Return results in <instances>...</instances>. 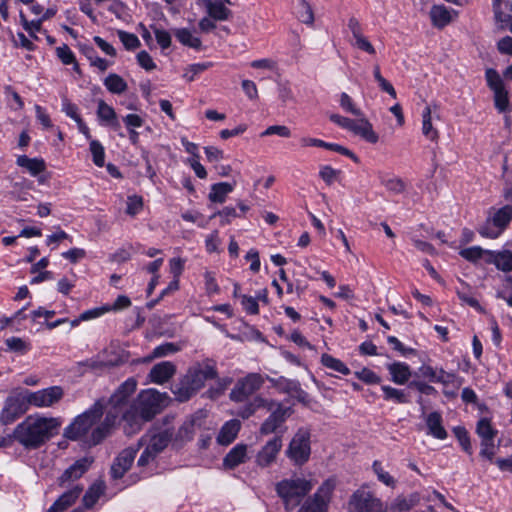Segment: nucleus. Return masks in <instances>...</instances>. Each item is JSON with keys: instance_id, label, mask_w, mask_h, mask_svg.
<instances>
[{"instance_id": "obj_1", "label": "nucleus", "mask_w": 512, "mask_h": 512, "mask_svg": "<svg viewBox=\"0 0 512 512\" xmlns=\"http://www.w3.org/2000/svg\"><path fill=\"white\" fill-rule=\"evenodd\" d=\"M103 412V403L96 401L91 408L77 416L65 428L64 436L70 440H81L89 446L97 445L109 435L118 417V412L110 411L107 413L104 421L98 423Z\"/></svg>"}, {"instance_id": "obj_2", "label": "nucleus", "mask_w": 512, "mask_h": 512, "mask_svg": "<svg viewBox=\"0 0 512 512\" xmlns=\"http://www.w3.org/2000/svg\"><path fill=\"white\" fill-rule=\"evenodd\" d=\"M169 396L156 389L142 390L133 405L124 412L125 432L134 434L138 432L145 422L152 420L168 404Z\"/></svg>"}, {"instance_id": "obj_3", "label": "nucleus", "mask_w": 512, "mask_h": 512, "mask_svg": "<svg viewBox=\"0 0 512 512\" xmlns=\"http://www.w3.org/2000/svg\"><path fill=\"white\" fill-rule=\"evenodd\" d=\"M60 426L58 418L31 415L16 426L13 436L24 447L35 449L56 435Z\"/></svg>"}, {"instance_id": "obj_4", "label": "nucleus", "mask_w": 512, "mask_h": 512, "mask_svg": "<svg viewBox=\"0 0 512 512\" xmlns=\"http://www.w3.org/2000/svg\"><path fill=\"white\" fill-rule=\"evenodd\" d=\"M340 106L344 111L359 118L350 119L339 114H331L329 118L333 123L352 132L354 135L361 137L371 144L378 142L379 136L373 130L372 124L367 118H365L362 110L356 106L352 98L345 92L340 95Z\"/></svg>"}, {"instance_id": "obj_5", "label": "nucleus", "mask_w": 512, "mask_h": 512, "mask_svg": "<svg viewBox=\"0 0 512 512\" xmlns=\"http://www.w3.org/2000/svg\"><path fill=\"white\" fill-rule=\"evenodd\" d=\"M314 482L311 479L299 477L296 474L277 482L275 490L282 499L286 509L299 505L301 500L312 490Z\"/></svg>"}, {"instance_id": "obj_6", "label": "nucleus", "mask_w": 512, "mask_h": 512, "mask_svg": "<svg viewBox=\"0 0 512 512\" xmlns=\"http://www.w3.org/2000/svg\"><path fill=\"white\" fill-rule=\"evenodd\" d=\"M311 433L307 428H300L290 440L285 454L295 466L306 464L311 455Z\"/></svg>"}, {"instance_id": "obj_7", "label": "nucleus", "mask_w": 512, "mask_h": 512, "mask_svg": "<svg viewBox=\"0 0 512 512\" xmlns=\"http://www.w3.org/2000/svg\"><path fill=\"white\" fill-rule=\"evenodd\" d=\"M512 220V205L492 208L485 224L480 227L479 234L485 238L496 239L508 227Z\"/></svg>"}, {"instance_id": "obj_8", "label": "nucleus", "mask_w": 512, "mask_h": 512, "mask_svg": "<svg viewBox=\"0 0 512 512\" xmlns=\"http://www.w3.org/2000/svg\"><path fill=\"white\" fill-rule=\"evenodd\" d=\"M30 407L26 389H16L6 398L0 414L3 424H11L25 414Z\"/></svg>"}, {"instance_id": "obj_9", "label": "nucleus", "mask_w": 512, "mask_h": 512, "mask_svg": "<svg viewBox=\"0 0 512 512\" xmlns=\"http://www.w3.org/2000/svg\"><path fill=\"white\" fill-rule=\"evenodd\" d=\"M348 512H385V509L380 498L366 487H361L351 495Z\"/></svg>"}, {"instance_id": "obj_10", "label": "nucleus", "mask_w": 512, "mask_h": 512, "mask_svg": "<svg viewBox=\"0 0 512 512\" xmlns=\"http://www.w3.org/2000/svg\"><path fill=\"white\" fill-rule=\"evenodd\" d=\"M172 436L173 433L166 429L148 436V440L142 438L141 441L146 442V447L138 459V466L145 467L154 462L156 457L167 447Z\"/></svg>"}, {"instance_id": "obj_11", "label": "nucleus", "mask_w": 512, "mask_h": 512, "mask_svg": "<svg viewBox=\"0 0 512 512\" xmlns=\"http://www.w3.org/2000/svg\"><path fill=\"white\" fill-rule=\"evenodd\" d=\"M335 487V479L329 478L325 480L313 496L306 500L298 512H327Z\"/></svg>"}, {"instance_id": "obj_12", "label": "nucleus", "mask_w": 512, "mask_h": 512, "mask_svg": "<svg viewBox=\"0 0 512 512\" xmlns=\"http://www.w3.org/2000/svg\"><path fill=\"white\" fill-rule=\"evenodd\" d=\"M264 381V377L259 373L246 375L237 381L230 392V399L234 402H244L262 387Z\"/></svg>"}, {"instance_id": "obj_13", "label": "nucleus", "mask_w": 512, "mask_h": 512, "mask_svg": "<svg viewBox=\"0 0 512 512\" xmlns=\"http://www.w3.org/2000/svg\"><path fill=\"white\" fill-rule=\"evenodd\" d=\"M488 87L493 91L494 104L499 112H505L509 108V94L499 73L492 68L485 72Z\"/></svg>"}, {"instance_id": "obj_14", "label": "nucleus", "mask_w": 512, "mask_h": 512, "mask_svg": "<svg viewBox=\"0 0 512 512\" xmlns=\"http://www.w3.org/2000/svg\"><path fill=\"white\" fill-rule=\"evenodd\" d=\"M30 407L36 408H47L58 403L63 395L64 391L61 386H51L38 391H30L26 389Z\"/></svg>"}, {"instance_id": "obj_15", "label": "nucleus", "mask_w": 512, "mask_h": 512, "mask_svg": "<svg viewBox=\"0 0 512 512\" xmlns=\"http://www.w3.org/2000/svg\"><path fill=\"white\" fill-rule=\"evenodd\" d=\"M283 441L281 436H275L268 440L257 452L255 464L260 468H268L274 464L282 449Z\"/></svg>"}, {"instance_id": "obj_16", "label": "nucleus", "mask_w": 512, "mask_h": 512, "mask_svg": "<svg viewBox=\"0 0 512 512\" xmlns=\"http://www.w3.org/2000/svg\"><path fill=\"white\" fill-rule=\"evenodd\" d=\"M216 377L217 371L215 367L208 362L196 364L184 376L186 381H188L187 383H190L196 391L200 390L207 380Z\"/></svg>"}, {"instance_id": "obj_17", "label": "nucleus", "mask_w": 512, "mask_h": 512, "mask_svg": "<svg viewBox=\"0 0 512 512\" xmlns=\"http://www.w3.org/2000/svg\"><path fill=\"white\" fill-rule=\"evenodd\" d=\"M272 410L271 414L265 421L261 424L259 433L261 435H269L274 433L291 415V409L288 407H283L280 403H278Z\"/></svg>"}, {"instance_id": "obj_18", "label": "nucleus", "mask_w": 512, "mask_h": 512, "mask_svg": "<svg viewBox=\"0 0 512 512\" xmlns=\"http://www.w3.org/2000/svg\"><path fill=\"white\" fill-rule=\"evenodd\" d=\"M92 462L93 460L88 457H84L75 461L58 478V485L61 487H68L71 483L79 479L89 469Z\"/></svg>"}, {"instance_id": "obj_19", "label": "nucleus", "mask_w": 512, "mask_h": 512, "mask_svg": "<svg viewBox=\"0 0 512 512\" xmlns=\"http://www.w3.org/2000/svg\"><path fill=\"white\" fill-rule=\"evenodd\" d=\"M437 110V104H429L422 111V134L432 142H436L439 138V132L432 124L433 117L439 119Z\"/></svg>"}, {"instance_id": "obj_20", "label": "nucleus", "mask_w": 512, "mask_h": 512, "mask_svg": "<svg viewBox=\"0 0 512 512\" xmlns=\"http://www.w3.org/2000/svg\"><path fill=\"white\" fill-rule=\"evenodd\" d=\"M176 373V366L170 361H163L154 365L149 372V379L155 384H164Z\"/></svg>"}, {"instance_id": "obj_21", "label": "nucleus", "mask_w": 512, "mask_h": 512, "mask_svg": "<svg viewBox=\"0 0 512 512\" xmlns=\"http://www.w3.org/2000/svg\"><path fill=\"white\" fill-rule=\"evenodd\" d=\"M136 456L134 448L124 449L116 458L111 468V473L114 478H121L124 473L131 467Z\"/></svg>"}, {"instance_id": "obj_22", "label": "nucleus", "mask_w": 512, "mask_h": 512, "mask_svg": "<svg viewBox=\"0 0 512 512\" xmlns=\"http://www.w3.org/2000/svg\"><path fill=\"white\" fill-rule=\"evenodd\" d=\"M277 404L278 402L265 399L258 395L254 397L250 402H248L244 407H242L237 414L241 418L247 419L252 416L258 409L264 408L267 411H272Z\"/></svg>"}, {"instance_id": "obj_23", "label": "nucleus", "mask_w": 512, "mask_h": 512, "mask_svg": "<svg viewBox=\"0 0 512 512\" xmlns=\"http://www.w3.org/2000/svg\"><path fill=\"white\" fill-rule=\"evenodd\" d=\"M301 145L303 147H310V146L322 147V148L337 152L339 154L348 156L355 162H358V157L352 151H350L346 147L336 144V143H327V142L317 139V138L304 137L301 139Z\"/></svg>"}, {"instance_id": "obj_24", "label": "nucleus", "mask_w": 512, "mask_h": 512, "mask_svg": "<svg viewBox=\"0 0 512 512\" xmlns=\"http://www.w3.org/2000/svg\"><path fill=\"white\" fill-rule=\"evenodd\" d=\"M83 487L74 485L71 489L63 493L50 507L49 512H63L68 509L79 498Z\"/></svg>"}, {"instance_id": "obj_25", "label": "nucleus", "mask_w": 512, "mask_h": 512, "mask_svg": "<svg viewBox=\"0 0 512 512\" xmlns=\"http://www.w3.org/2000/svg\"><path fill=\"white\" fill-rule=\"evenodd\" d=\"M248 446L246 444L235 445L223 458V466L226 469H234L247 461Z\"/></svg>"}, {"instance_id": "obj_26", "label": "nucleus", "mask_w": 512, "mask_h": 512, "mask_svg": "<svg viewBox=\"0 0 512 512\" xmlns=\"http://www.w3.org/2000/svg\"><path fill=\"white\" fill-rule=\"evenodd\" d=\"M137 388V381L134 378H128L123 382L114 394L110 397V403L114 408L124 404L125 401L135 392Z\"/></svg>"}, {"instance_id": "obj_27", "label": "nucleus", "mask_w": 512, "mask_h": 512, "mask_svg": "<svg viewBox=\"0 0 512 512\" xmlns=\"http://www.w3.org/2000/svg\"><path fill=\"white\" fill-rule=\"evenodd\" d=\"M240 428L241 423L237 419L225 422L218 433L217 442L224 446L231 444L236 439Z\"/></svg>"}, {"instance_id": "obj_28", "label": "nucleus", "mask_w": 512, "mask_h": 512, "mask_svg": "<svg viewBox=\"0 0 512 512\" xmlns=\"http://www.w3.org/2000/svg\"><path fill=\"white\" fill-rule=\"evenodd\" d=\"M486 261L495 264L503 272L512 271V252L508 250L500 252L487 251Z\"/></svg>"}, {"instance_id": "obj_29", "label": "nucleus", "mask_w": 512, "mask_h": 512, "mask_svg": "<svg viewBox=\"0 0 512 512\" xmlns=\"http://www.w3.org/2000/svg\"><path fill=\"white\" fill-rule=\"evenodd\" d=\"M453 11L444 5H434L430 10V18L433 26L444 28L453 20Z\"/></svg>"}, {"instance_id": "obj_30", "label": "nucleus", "mask_w": 512, "mask_h": 512, "mask_svg": "<svg viewBox=\"0 0 512 512\" xmlns=\"http://www.w3.org/2000/svg\"><path fill=\"white\" fill-rule=\"evenodd\" d=\"M97 117L101 123L113 128H119V121L114 108L100 99L97 105Z\"/></svg>"}, {"instance_id": "obj_31", "label": "nucleus", "mask_w": 512, "mask_h": 512, "mask_svg": "<svg viewBox=\"0 0 512 512\" xmlns=\"http://www.w3.org/2000/svg\"><path fill=\"white\" fill-rule=\"evenodd\" d=\"M426 426L428 434L434 438L444 440L447 437V432L442 424V417L438 412H431L426 417Z\"/></svg>"}, {"instance_id": "obj_32", "label": "nucleus", "mask_w": 512, "mask_h": 512, "mask_svg": "<svg viewBox=\"0 0 512 512\" xmlns=\"http://www.w3.org/2000/svg\"><path fill=\"white\" fill-rule=\"evenodd\" d=\"M387 369L391 375V380L398 385H404L411 377L410 367L404 362L388 364Z\"/></svg>"}, {"instance_id": "obj_33", "label": "nucleus", "mask_w": 512, "mask_h": 512, "mask_svg": "<svg viewBox=\"0 0 512 512\" xmlns=\"http://www.w3.org/2000/svg\"><path fill=\"white\" fill-rule=\"evenodd\" d=\"M16 164L25 168L32 176H37L46 169L45 161L41 158H29L26 155L18 156Z\"/></svg>"}, {"instance_id": "obj_34", "label": "nucleus", "mask_w": 512, "mask_h": 512, "mask_svg": "<svg viewBox=\"0 0 512 512\" xmlns=\"http://www.w3.org/2000/svg\"><path fill=\"white\" fill-rule=\"evenodd\" d=\"M235 183L219 182L211 186L208 198L213 203H224L229 193L234 190Z\"/></svg>"}, {"instance_id": "obj_35", "label": "nucleus", "mask_w": 512, "mask_h": 512, "mask_svg": "<svg viewBox=\"0 0 512 512\" xmlns=\"http://www.w3.org/2000/svg\"><path fill=\"white\" fill-rule=\"evenodd\" d=\"M204 5L210 18L218 21L228 20L231 16V10L224 3L205 0Z\"/></svg>"}, {"instance_id": "obj_36", "label": "nucleus", "mask_w": 512, "mask_h": 512, "mask_svg": "<svg viewBox=\"0 0 512 512\" xmlns=\"http://www.w3.org/2000/svg\"><path fill=\"white\" fill-rule=\"evenodd\" d=\"M268 379L272 385L281 392L291 395H300L304 393V391L301 389L300 383L296 380L287 379L285 377Z\"/></svg>"}, {"instance_id": "obj_37", "label": "nucleus", "mask_w": 512, "mask_h": 512, "mask_svg": "<svg viewBox=\"0 0 512 512\" xmlns=\"http://www.w3.org/2000/svg\"><path fill=\"white\" fill-rule=\"evenodd\" d=\"M372 471L375 474L377 480L383 485L394 489L397 486V479L387 471L383 463L379 460H375L372 463Z\"/></svg>"}, {"instance_id": "obj_38", "label": "nucleus", "mask_w": 512, "mask_h": 512, "mask_svg": "<svg viewBox=\"0 0 512 512\" xmlns=\"http://www.w3.org/2000/svg\"><path fill=\"white\" fill-rule=\"evenodd\" d=\"M103 84L112 94H123L128 89L127 82L116 73L108 74L104 79Z\"/></svg>"}, {"instance_id": "obj_39", "label": "nucleus", "mask_w": 512, "mask_h": 512, "mask_svg": "<svg viewBox=\"0 0 512 512\" xmlns=\"http://www.w3.org/2000/svg\"><path fill=\"white\" fill-rule=\"evenodd\" d=\"M174 35L177 40L184 46L199 50L201 49L202 42L200 38L193 35L187 28H178L174 30Z\"/></svg>"}, {"instance_id": "obj_40", "label": "nucleus", "mask_w": 512, "mask_h": 512, "mask_svg": "<svg viewBox=\"0 0 512 512\" xmlns=\"http://www.w3.org/2000/svg\"><path fill=\"white\" fill-rule=\"evenodd\" d=\"M186 379L183 377L173 388V393L176 396V399L180 402L187 401L190 399L197 391L190 383H187Z\"/></svg>"}, {"instance_id": "obj_41", "label": "nucleus", "mask_w": 512, "mask_h": 512, "mask_svg": "<svg viewBox=\"0 0 512 512\" xmlns=\"http://www.w3.org/2000/svg\"><path fill=\"white\" fill-rule=\"evenodd\" d=\"M321 363L328 369L339 372L343 375H349L350 369L340 359H337L327 353L322 354Z\"/></svg>"}, {"instance_id": "obj_42", "label": "nucleus", "mask_w": 512, "mask_h": 512, "mask_svg": "<svg viewBox=\"0 0 512 512\" xmlns=\"http://www.w3.org/2000/svg\"><path fill=\"white\" fill-rule=\"evenodd\" d=\"M105 491L103 482L94 483L83 497L85 507L91 508Z\"/></svg>"}, {"instance_id": "obj_43", "label": "nucleus", "mask_w": 512, "mask_h": 512, "mask_svg": "<svg viewBox=\"0 0 512 512\" xmlns=\"http://www.w3.org/2000/svg\"><path fill=\"white\" fill-rule=\"evenodd\" d=\"M418 502L419 496L416 493L409 496H398L395 498L392 508L400 512H405L414 507Z\"/></svg>"}, {"instance_id": "obj_44", "label": "nucleus", "mask_w": 512, "mask_h": 512, "mask_svg": "<svg viewBox=\"0 0 512 512\" xmlns=\"http://www.w3.org/2000/svg\"><path fill=\"white\" fill-rule=\"evenodd\" d=\"M381 390L383 391L384 398L386 400H391L398 404H405L409 402V397L404 390L396 389L388 385H383Z\"/></svg>"}, {"instance_id": "obj_45", "label": "nucleus", "mask_w": 512, "mask_h": 512, "mask_svg": "<svg viewBox=\"0 0 512 512\" xmlns=\"http://www.w3.org/2000/svg\"><path fill=\"white\" fill-rule=\"evenodd\" d=\"M299 1V11H298V19L308 25L313 26L315 21V16L313 12V8L308 0H298Z\"/></svg>"}, {"instance_id": "obj_46", "label": "nucleus", "mask_w": 512, "mask_h": 512, "mask_svg": "<svg viewBox=\"0 0 512 512\" xmlns=\"http://www.w3.org/2000/svg\"><path fill=\"white\" fill-rule=\"evenodd\" d=\"M476 432L481 437L482 441L494 440L496 436V431L487 418H482L478 421Z\"/></svg>"}, {"instance_id": "obj_47", "label": "nucleus", "mask_w": 512, "mask_h": 512, "mask_svg": "<svg viewBox=\"0 0 512 512\" xmlns=\"http://www.w3.org/2000/svg\"><path fill=\"white\" fill-rule=\"evenodd\" d=\"M350 44L354 48L361 50L369 55L374 56L376 54L375 47L373 46V44L370 42V40L364 34H361V35L351 39Z\"/></svg>"}, {"instance_id": "obj_48", "label": "nucleus", "mask_w": 512, "mask_h": 512, "mask_svg": "<svg viewBox=\"0 0 512 512\" xmlns=\"http://www.w3.org/2000/svg\"><path fill=\"white\" fill-rule=\"evenodd\" d=\"M210 67H212L211 62L195 63V64L188 65L185 68V71L183 73V78L187 82H192L198 74L204 72L205 70L209 69Z\"/></svg>"}, {"instance_id": "obj_49", "label": "nucleus", "mask_w": 512, "mask_h": 512, "mask_svg": "<svg viewBox=\"0 0 512 512\" xmlns=\"http://www.w3.org/2000/svg\"><path fill=\"white\" fill-rule=\"evenodd\" d=\"M381 184L390 192L400 194L406 189L404 181L399 177H390L380 179Z\"/></svg>"}, {"instance_id": "obj_50", "label": "nucleus", "mask_w": 512, "mask_h": 512, "mask_svg": "<svg viewBox=\"0 0 512 512\" xmlns=\"http://www.w3.org/2000/svg\"><path fill=\"white\" fill-rule=\"evenodd\" d=\"M179 351V347L174 343H164L154 348L152 354L146 358V361H151L154 358H159L173 354Z\"/></svg>"}, {"instance_id": "obj_51", "label": "nucleus", "mask_w": 512, "mask_h": 512, "mask_svg": "<svg viewBox=\"0 0 512 512\" xmlns=\"http://www.w3.org/2000/svg\"><path fill=\"white\" fill-rule=\"evenodd\" d=\"M90 152L92 154L94 164L98 167L104 166L105 150L98 140L90 141Z\"/></svg>"}, {"instance_id": "obj_52", "label": "nucleus", "mask_w": 512, "mask_h": 512, "mask_svg": "<svg viewBox=\"0 0 512 512\" xmlns=\"http://www.w3.org/2000/svg\"><path fill=\"white\" fill-rule=\"evenodd\" d=\"M487 251L488 250H484L480 246H472L469 248L462 249L460 251V255L468 261L476 262L484 255L487 257Z\"/></svg>"}, {"instance_id": "obj_53", "label": "nucleus", "mask_w": 512, "mask_h": 512, "mask_svg": "<svg viewBox=\"0 0 512 512\" xmlns=\"http://www.w3.org/2000/svg\"><path fill=\"white\" fill-rule=\"evenodd\" d=\"M340 170L334 169L330 165H323L320 167L319 176L327 184L332 185L339 177Z\"/></svg>"}, {"instance_id": "obj_54", "label": "nucleus", "mask_w": 512, "mask_h": 512, "mask_svg": "<svg viewBox=\"0 0 512 512\" xmlns=\"http://www.w3.org/2000/svg\"><path fill=\"white\" fill-rule=\"evenodd\" d=\"M118 37L127 50H134L140 46L138 37L133 33L119 30Z\"/></svg>"}, {"instance_id": "obj_55", "label": "nucleus", "mask_w": 512, "mask_h": 512, "mask_svg": "<svg viewBox=\"0 0 512 512\" xmlns=\"http://www.w3.org/2000/svg\"><path fill=\"white\" fill-rule=\"evenodd\" d=\"M143 209V199L138 195H131L127 198L126 213L135 216Z\"/></svg>"}, {"instance_id": "obj_56", "label": "nucleus", "mask_w": 512, "mask_h": 512, "mask_svg": "<svg viewBox=\"0 0 512 512\" xmlns=\"http://www.w3.org/2000/svg\"><path fill=\"white\" fill-rule=\"evenodd\" d=\"M56 55L64 65H71L75 62V54L66 44L56 48Z\"/></svg>"}, {"instance_id": "obj_57", "label": "nucleus", "mask_w": 512, "mask_h": 512, "mask_svg": "<svg viewBox=\"0 0 512 512\" xmlns=\"http://www.w3.org/2000/svg\"><path fill=\"white\" fill-rule=\"evenodd\" d=\"M240 302L246 313L257 315L259 313V305L256 298L248 295H240Z\"/></svg>"}, {"instance_id": "obj_58", "label": "nucleus", "mask_w": 512, "mask_h": 512, "mask_svg": "<svg viewBox=\"0 0 512 512\" xmlns=\"http://www.w3.org/2000/svg\"><path fill=\"white\" fill-rule=\"evenodd\" d=\"M453 431L463 450L468 454H472L470 438L468 436L466 429L463 427H455Z\"/></svg>"}, {"instance_id": "obj_59", "label": "nucleus", "mask_w": 512, "mask_h": 512, "mask_svg": "<svg viewBox=\"0 0 512 512\" xmlns=\"http://www.w3.org/2000/svg\"><path fill=\"white\" fill-rule=\"evenodd\" d=\"M278 135L283 138H289L291 136V130L285 125H272L267 127L262 133V137Z\"/></svg>"}, {"instance_id": "obj_60", "label": "nucleus", "mask_w": 512, "mask_h": 512, "mask_svg": "<svg viewBox=\"0 0 512 512\" xmlns=\"http://www.w3.org/2000/svg\"><path fill=\"white\" fill-rule=\"evenodd\" d=\"M157 43L162 49H167L171 45V35L168 31L152 26Z\"/></svg>"}, {"instance_id": "obj_61", "label": "nucleus", "mask_w": 512, "mask_h": 512, "mask_svg": "<svg viewBox=\"0 0 512 512\" xmlns=\"http://www.w3.org/2000/svg\"><path fill=\"white\" fill-rule=\"evenodd\" d=\"M480 456L490 462H494L496 447L494 440L481 441Z\"/></svg>"}, {"instance_id": "obj_62", "label": "nucleus", "mask_w": 512, "mask_h": 512, "mask_svg": "<svg viewBox=\"0 0 512 512\" xmlns=\"http://www.w3.org/2000/svg\"><path fill=\"white\" fill-rule=\"evenodd\" d=\"M62 111L75 122L82 119L78 113V107L72 103L66 96L62 97Z\"/></svg>"}, {"instance_id": "obj_63", "label": "nucleus", "mask_w": 512, "mask_h": 512, "mask_svg": "<svg viewBox=\"0 0 512 512\" xmlns=\"http://www.w3.org/2000/svg\"><path fill=\"white\" fill-rule=\"evenodd\" d=\"M355 376L366 384H378L381 381V378L368 368L355 372Z\"/></svg>"}, {"instance_id": "obj_64", "label": "nucleus", "mask_w": 512, "mask_h": 512, "mask_svg": "<svg viewBox=\"0 0 512 512\" xmlns=\"http://www.w3.org/2000/svg\"><path fill=\"white\" fill-rule=\"evenodd\" d=\"M194 432V423L192 421H187L184 422L183 425L179 428L176 437L182 442L188 441L192 439Z\"/></svg>"}]
</instances>
